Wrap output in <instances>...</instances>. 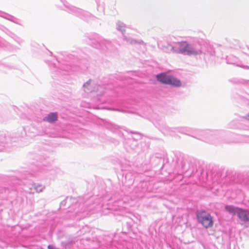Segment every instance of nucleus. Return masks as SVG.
<instances>
[{"label": "nucleus", "mask_w": 249, "mask_h": 249, "mask_svg": "<svg viewBox=\"0 0 249 249\" xmlns=\"http://www.w3.org/2000/svg\"><path fill=\"white\" fill-rule=\"evenodd\" d=\"M196 217L198 221L205 228H209L213 227V221L211 214L204 211L198 212L196 213Z\"/></svg>", "instance_id": "f03ea898"}, {"label": "nucleus", "mask_w": 249, "mask_h": 249, "mask_svg": "<svg viewBox=\"0 0 249 249\" xmlns=\"http://www.w3.org/2000/svg\"><path fill=\"white\" fill-rule=\"evenodd\" d=\"M57 118V113H51L43 119V121L52 123L56 121Z\"/></svg>", "instance_id": "39448f33"}, {"label": "nucleus", "mask_w": 249, "mask_h": 249, "mask_svg": "<svg viewBox=\"0 0 249 249\" xmlns=\"http://www.w3.org/2000/svg\"><path fill=\"white\" fill-rule=\"evenodd\" d=\"M156 78L161 83L170 85L175 87L181 86V82L179 80L172 75L166 73H161L156 75Z\"/></svg>", "instance_id": "f257e3e1"}, {"label": "nucleus", "mask_w": 249, "mask_h": 249, "mask_svg": "<svg viewBox=\"0 0 249 249\" xmlns=\"http://www.w3.org/2000/svg\"><path fill=\"white\" fill-rule=\"evenodd\" d=\"M248 117H249V115H248Z\"/></svg>", "instance_id": "0eeeda50"}, {"label": "nucleus", "mask_w": 249, "mask_h": 249, "mask_svg": "<svg viewBox=\"0 0 249 249\" xmlns=\"http://www.w3.org/2000/svg\"><path fill=\"white\" fill-rule=\"evenodd\" d=\"M177 47L179 50L177 52L179 53H186L188 55H196L201 53V51H196L186 41H182L178 43L177 44Z\"/></svg>", "instance_id": "7ed1b4c3"}, {"label": "nucleus", "mask_w": 249, "mask_h": 249, "mask_svg": "<svg viewBox=\"0 0 249 249\" xmlns=\"http://www.w3.org/2000/svg\"><path fill=\"white\" fill-rule=\"evenodd\" d=\"M240 208L236 207L232 205L226 206L225 207L226 210L229 213L232 214H238V210H240Z\"/></svg>", "instance_id": "423d86ee"}, {"label": "nucleus", "mask_w": 249, "mask_h": 249, "mask_svg": "<svg viewBox=\"0 0 249 249\" xmlns=\"http://www.w3.org/2000/svg\"><path fill=\"white\" fill-rule=\"evenodd\" d=\"M237 216L241 221L248 222L249 221V211L240 208L238 210Z\"/></svg>", "instance_id": "20e7f679"}]
</instances>
